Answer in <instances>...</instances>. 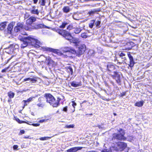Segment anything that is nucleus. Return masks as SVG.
I'll return each mask as SVG.
<instances>
[{"mask_svg": "<svg viewBox=\"0 0 152 152\" xmlns=\"http://www.w3.org/2000/svg\"><path fill=\"white\" fill-rule=\"evenodd\" d=\"M44 97L46 99V101L54 107H57L60 105L59 102L61 99L58 97L56 101L54 97L50 93H45Z\"/></svg>", "mask_w": 152, "mask_h": 152, "instance_id": "obj_1", "label": "nucleus"}, {"mask_svg": "<svg viewBox=\"0 0 152 152\" xmlns=\"http://www.w3.org/2000/svg\"><path fill=\"white\" fill-rule=\"evenodd\" d=\"M118 133H114L112 134V140H125L126 139V137L124 136L125 131L122 128H120L118 131Z\"/></svg>", "mask_w": 152, "mask_h": 152, "instance_id": "obj_2", "label": "nucleus"}, {"mask_svg": "<svg viewBox=\"0 0 152 152\" xmlns=\"http://www.w3.org/2000/svg\"><path fill=\"white\" fill-rule=\"evenodd\" d=\"M56 31L60 35L66 39L71 42L72 39L73 38L71 33L69 31L63 29L57 28Z\"/></svg>", "mask_w": 152, "mask_h": 152, "instance_id": "obj_3", "label": "nucleus"}, {"mask_svg": "<svg viewBox=\"0 0 152 152\" xmlns=\"http://www.w3.org/2000/svg\"><path fill=\"white\" fill-rule=\"evenodd\" d=\"M110 76L115 80L119 85H121V77L122 76V74L121 72L117 71H114L113 74H111Z\"/></svg>", "mask_w": 152, "mask_h": 152, "instance_id": "obj_4", "label": "nucleus"}, {"mask_svg": "<svg viewBox=\"0 0 152 152\" xmlns=\"http://www.w3.org/2000/svg\"><path fill=\"white\" fill-rule=\"evenodd\" d=\"M27 37L29 44L35 48H38L39 47L40 42L38 39L30 36Z\"/></svg>", "mask_w": 152, "mask_h": 152, "instance_id": "obj_5", "label": "nucleus"}, {"mask_svg": "<svg viewBox=\"0 0 152 152\" xmlns=\"http://www.w3.org/2000/svg\"><path fill=\"white\" fill-rule=\"evenodd\" d=\"M116 148L119 151H122L127 147V144L126 142H118L116 143Z\"/></svg>", "mask_w": 152, "mask_h": 152, "instance_id": "obj_6", "label": "nucleus"}, {"mask_svg": "<svg viewBox=\"0 0 152 152\" xmlns=\"http://www.w3.org/2000/svg\"><path fill=\"white\" fill-rule=\"evenodd\" d=\"M86 46L84 44H81L78 47L77 51V56L80 57L83 54L86 50Z\"/></svg>", "mask_w": 152, "mask_h": 152, "instance_id": "obj_7", "label": "nucleus"}, {"mask_svg": "<svg viewBox=\"0 0 152 152\" xmlns=\"http://www.w3.org/2000/svg\"><path fill=\"white\" fill-rule=\"evenodd\" d=\"M41 50L43 51H47L52 52L54 53L59 55L60 53L58 50L54 49L51 48L42 47L41 48Z\"/></svg>", "mask_w": 152, "mask_h": 152, "instance_id": "obj_8", "label": "nucleus"}, {"mask_svg": "<svg viewBox=\"0 0 152 152\" xmlns=\"http://www.w3.org/2000/svg\"><path fill=\"white\" fill-rule=\"evenodd\" d=\"M116 68L114 65L113 64H109L107 66V74L109 75L113 73V72L116 71Z\"/></svg>", "mask_w": 152, "mask_h": 152, "instance_id": "obj_9", "label": "nucleus"}, {"mask_svg": "<svg viewBox=\"0 0 152 152\" xmlns=\"http://www.w3.org/2000/svg\"><path fill=\"white\" fill-rule=\"evenodd\" d=\"M18 45L17 44H13L10 45L9 46L6 48V53L9 54H12L14 50L17 48Z\"/></svg>", "mask_w": 152, "mask_h": 152, "instance_id": "obj_10", "label": "nucleus"}, {"mask_svg": "<svg viewBox=\"0 0 152 152\" xmlns=\"http://www.w3.org/2000/svg\"><path fill=\"white\" fill-rule=\"evenodd\" d=\"M128 56L129 60V67H130L132 69V68L134 66L135 63L133 58V56L131 54L130 52H128L127 53Z\"/></svg>", "mask_w": 152, "mask_h": 152, "instance_id": "obj_11", "label": "nucleus"}, {"mask_svg": "<svg viewBox=\"0 0 152 152\" xmlns=\"http://www.w3.org/2000/svg\"><path fill=\"white\" fill-rule=\"evenodd\" d=\"M23 24L22 23H18L14 27V31L16 32H19L23 28Z\"/></svg>", "mask_w": 152, "mask_h": 152, "instance_id": "obj_12", "label": "nucleus"}, {"mask_svg": "<svg viewBox=\"0 0 152 152\" xmlns=\"http://www.w3.org/2000/svg\"><path fill=\"white\" fill-rule=\"evenodd\" d=\"M45 61H47V64L48 65H51L52 66H55L56 65V63L51 59V57L49 56H45Z\"/></svg>", "mask_w": 152, "mask_h": 152, "instance_id": "obj_13", "label": "nucleus"}, {"mask_svg": "<svg viewBox=\"0 0 152 152\" xmlns=\"http://www.w3.org/2000/svg\"><path fill=\"white\" fill-rule=\"evenodd\" d=\"M15 22H13L10 23L8 25L7 28V34H12V29L14 26Z\"/></svg>", "mask_w": 152, "mask_h": 152, "instance_id": "obj_14", "label": "nucleus"}, {"mask_svg": "<svg viewBox=\"0 0 152 152\" xmlns=\"http://www.w3.org/2000/svg\"><path fill=\"white\" fill-rule=\"evenodd\" d=\"M135 44L132 42H130L126 43L125 47L123 50H131L132 48L135 46Z\"/></svg>", "mask_w": 152, "mask_h": 152, "instance_id": "obj_15", "label": "nucleus"}, {"mask_svg": "<svg viewBox=\"0 0 152 152\" xmlns=\"http://www.w3.org/2000/svg\"><path fill=\"white\" fill-rule=\"evenodd\" d=\"M21 40L23 42V43L21 45V48H24L27 46L29 44L27 37H24L23 38H22Z\"/></svg>", "mask_w": 152, "mask_h": 152, "instance_id": "obj_16", "label": "nucleus"}, {"mask_svg": "<svg viewBox=\"0 0 152 152\" xmlns=\"http://www.w3.org/2000/svg\"><path fill=\"white\" fill-rule=\"evenodd\" d=\"M36 20V18L34 16H31L28 18L26 21V24L28 26H31L33 22Z\"/></svg>", "mask_w": 152, "mask_h": 152, "instance_id": "obj_17", "label": "nucleus"}, {"mask_svg": "<svg viewBox=\"0 0 152 152\" xmlns=\"http://www.w3.org/2000/svg\"><path fill=\"white\" fill-rule=\"evenodd\" d=\"M83 148L81 147H75L72 148L68 149L66 151L67 152H76L77 151L81 150Z\"/></svg>", "mask_w": 152, "mask_h": 152, "instance_id": "obj_18", "label": "nucleus"}, {"mask_svg": "<svg viewBox=\"0 0 152 152\" xmlns=\"http://www.w3.org/2000/svg\"><path fill=\"white\" fill-rule=\"evenodd\" d=\"M34 98V97H31L28 99L26 100H23V102H24V104L23 107V108H24L30 102L32 101Z\"/></svg>", "mask_w": 152, "mask_h": 152, "instance_id": "obj_19", "label": "nucleus"}, {"mask_svg": "<svg viewBox=\"0 0 152 152\" xmlns=\"http://www.w3.org/2000/svg\"><path fill=\"white\" fill-rule=\"evenodd\" d=\"M35 6H33L32 7L33 9H29V10L30 11V13L32 14H35L37 15H38L39 13V12L38 10L35 9Z\"/></svg>", "mask_w": 152, "mask_h": 152, "instance_id": "obj_20", "label": "nucleus"}, {"mask_svg": "<svg viewBox=\"0 0 152 152\" xmlns=\"http://www.w3.org/2000/svg\"><path fill=\"white\" fill-rule=\"evenodd\" d=\"M46 26L42 24H35L33 26V28L35 29H38L43 28Z\"/></svg>", "mask_w": 152, "mask_h": 152, "instance_id": "obj_21", "label": "nucleus"}, {"mask_svg": "<svg viewBox=\"0 0 152 152\" xmlns=\"http://www.w3.org/2000/svg\"><path fill=\"white\" fill-rule=\"evenodd\" d=\"M71 86L74 87H77L81 86L82 85L81 82H76L75 81L72 82L71 83Z\"/></svg>", "mask_w": 152, "mask_h": 152, "instance_id": "obj_22", "label": "nucleus"}, {"mask_svg": "<svg viewBox=\"0 0 152 152\" xmlns=\"http://www.w3.org/2000/svg\"><path fill=\"white\" fill-rule=\"evenodd\" d=\"M65 52H69L73 54H75L77 56V51L72 48H68L67 50L65 51Z\"/></svg>", "mask_w": 152, "mask_h": 152, "instance_id": "obj_23", "label": "nucleus"}, {"mask_svg": "<svg viewBox=\"0 0 152 152\" xmlns=\"http://www.w3.org/2000/svg\"><path fill=\"white\" fill-rule=\"evenodd\" d=\"M67 72L71 75H72L73 74V71L72 68L71 66H68L66 67L65 68Z\"/></svg>", "mask_w": 152, "mask_h": 152, "instance_id": "obj_24", "label": "nucleus"}, {"mask_svg": "<svg viewBox=\"0 0 152 152\" xmlns=\"http://www.w3.org/2000/svg\"><path fill=\"white\" fill-rule=\"evenodd\" d=\"M14 118L15 120L17 121L19 124H21L22 123H26L27 124H29L28 121H20L19 119L17 116H14Z\"/></svg>", "mask_w": 152, "mask_h": 152, "instance_id": "obj_25", "label": "nucleus"}, {"mask_svg": "<svg viewBox=\"0 0 152 152\" xmlns=\"http://www.w3.org/2000/svg\"><path fill=\"white\" fill-rule=\"evenodd\" d=\"M7 22L6 21L1 22L0 23V30H3L5 28Z\"/></svg>", "mask_w": 152, "mask_h": 152, "instance_id": "obj_26", "label": "nucleus"}, {"mask_svg": "<svg viewBox=\"0 0 152 152\" xmlns=\"http://www.w3.org/2000/svg\"><path fill=\"white\" fill-rule=\"evenodd\" d=\"M21 79V77L18 76H16L15 77L13 80V81L16 84L18 85L19 84V82L20 81Z\"/></svg>", "mask_w": 152, "mask_h": 152, "instance_id": "obj_27", "label": "nucleus"}, {"mask_svg": "<svg viewBox=\"0 0 152 152\" xmlns=\"http://www.w3.org/2000/svg\"><path fill=\"white\" fill-rule=\"evenodd\" d=\"M144 103V102L142 100L140 102H137L135 103L134 105L138 107H142Z\"/></svg>", "mask_w": 152, "mask_h": 152, "instance_id": "obj_28", "label": "nucleus"}, {"mask_svg": "<svg viewBox=\"0 0 152 152\" xmlns=\"http://www.w3.org/2000/svg\"><path fill=\"white\" fill-rule=\"evenodd\" d=\"M100 9H94L93 10L89 11L88 13V14L89 15H91L94 14L96 12L100 11Z\"/></svg>", "mask_w": 152, "mask_h": 152, "instance_id": "obj_29", "label": "nucleus"}, {"mask_svg": "<svg viewBox=\"0 0 152 152\" xmlns=\"http://www.w3.org/2000/svg\"><path fill=\"white\" fill-rule=\"evenodd\" d=\"M63 12L66 13L69 12L70 11V9L68 6H64L62 9Z\"/></svg>", "mask_w": 152, "mask_h": 152, "instance_id": "obj_30", "label": "nucleus"}, {"mask_svg": "<svg viewBox=\"0 0 152 152\" xmlns=\"http://www.w3.org/2000/svg\"><path fill=\"white\" fill-rule=\"evenodd\" d=\"M68 24V23L66 21H63L62 22L61 24L59 26V28L62 29L64 28Z\"/></svg>", "mask_w": 152, "mask_h": 152, "instance_id": "obj_31", "label": "nucleus"}, {"mask_svg": "<svg viewBox=\"0 0 152 152\" xmlns=\"http://www.w3.org/2000/svg\"><path fill=\"white\" fill-rule=\"evenodd\" d=\"M72 103V106H73V108L71 111V113L74 112L75 110V106L77 105V104L75 102V101H73L71 102Z\"/></svg>", "mask_w": 152, "mask_h": 152, "instance_id": "obj_32", "label": "nucleus"}, {"mask_svg": "<svg viewBox=\"0 0 152 152\" xmlns=\"http://www.w3.org/2000/svg\"><path fill=\"white\" fill-rule=\"evenodd\" d=\"M8 96L10 99L13 98L15 95V93L11 91H10L7 93Z\"/></svg>", "mask_w": 152, "mask_h": 152, "instance_id": "obj_33", "label": "nucleus"}, {"mask_svg": "<svg viewBox=\"0 0 152 152\" xmlns=\"http://www.w3.org/2000/svg\"><path fill=\"white\" fill-rule=\"evenodd\" d=\"M38 101L40 103L43 102L44 103V105H45V101L44 97H40L38 99Z\"/></svg>", "mask_w": 152, "mask_h": 152, "instance_id": "obj_34", "label": "nucleus"}, {"mask_svg": "<svg viewBox=\"0 0 152 152\" xmlns=\"http://www.w3.org/2000/svg\"><path fill=\"white\" fill-rule=\"evenodd\" d=\"M101 22V21L100 20H97L95 22V23L96 27L99 28L100 27Z\"/></svg>", "mask_w": 152, "mask_h": 152, "instance_id": "obj_35", "label": "nucleus"}, {"mask_svg": "<svg viewBox=\"0 0 152 152\" xmlns=\"http://www.w3.org/2000/svg\"><path fill=\"white\" fill-rule=\"evenodd\" d=\"M95 22L94 20H91V23L89 24V27L91 28H92L94 26V23Z\"/></svg>", "mask_w": 152, "mask_h": 152, "instance_id": "obj_36", "label": "nucleus"}, {"mask_svg": "<svg viewBox=\"0 0 152 152\" xmlns=\"http://www.w3.org/2000/svg\"><path fill=\"white\" fill-rule=\"evenodd\" d=\"M30 80L32 83H35L37 81V77L36 76H33V78H31Z\"/></svg>", "mask_w": 152, "mask_h": 152, "instance_id": "obj_37", "label": "nucleus"}, {"mask_svg": "<svg viewBox=\"0 0 152 152\" xmlns=\"http://www.w3.org/2000/svg\"><path fill=\"white\" fill-rule=\"evenodd\" d=\"M81 31V29L80 28H76L74 30V32L76 34H79Z\"/></svg>", "mask_w": 152, "mask_h": 152, "instance_id": "obj_38", "label": "nucleus"}, {"mask_svg": "<svg viewBox=\"0 0 152 152\" xmlns=\"http://www.w3.org/2000/svg\"><path fill=\"white\" fill-rule=\"evenodd\" d=\"M81 37L83 38H86L88 36L86 33L84 32L81 34Z\"/></svg>", "mask_w": 152, "mask_h": 152, "instance_id": "obj_39", "label": "nucleus"}, {"mask_svg": "<svg viewBox=\"0 0 152 152\" xmlns=\"http://www.w3.org/2000/svg\"><path fill=\"white\" fill-rule=\"evenodd\" d=\"M75 127L74 124H70L66 125L65 126V128H74Z\"/></svg>", "mask_w": 152, "mask_h": 152, "instance_id": "obj_40", "label": "nucleus"}, {"mask_svg": "<svg viewBox=\"0 0 152 152\" xmlns=\"http://www.w3.org/2000/svg\"><path fill=\"white\" fill-rule=\"evenodd\" d=\"M51 138V137H41L39 138L40 140H47L48 139Z\"/></svg>", "mask_w": 152, "mask_h": 152, "instance_id": "obj_41", "label": "nucleus"}, {"mask_svg": "<svg viewBox=\"0 0 152 152\" xmlns=\"http://www.w3.org/2000/svg\"><path fill=\"white\" fill-rule=\"evenodd\" d=\"M68 110V107L67 106H65L63 107L62 109V111H63L65 112L66 113Z\"/></svg>", "mask_w": 152, "mask_h": 152, "instance_id": "obj_42", "label": "nucleus"}, {"mask_svg": "<svg viewBox=\"0 0 152 152\" xmlns=\"http://www.w3.org/2000/svg\"><path fill=\"white\" fill-rule=\"evenodd\" d=\"M37 106L38 107H43L44 106V103L43 102H42L41 103H40L39 102V103L37 104Z\"/></svg>", "mask_w": 152, "mask_h": 152, "instance_id": "obj_43", "label": "nucleus"}, {"mask_svg": "<svg viewBox=\"0 0 152 152\" xmlns=\"http://www.w3.org/2000/svg\"><path fill=\"white\" fill-rule=\"evenodd\" d=\"M126 55L125 54L121 52V53L120 54L119 56L123 58L125 60L126 59V58L125 57H124Z\"/></svg>", "mask_w": 152, "mask_h": 152, "instance_id": "obj_44", "label": "nucleus"}, {"mask_svg": "<svg viewBox=\"0 0 152 152\" xmlns=\"http://www.w3.org/2000/svg\"><path fill=\"white\" fill-rule=\"evenodd\" d=\"M29 125H32L34 126H39L40 125V124L39 123H33L32 124H29Z\"/></svg>", "mask_w": 152, "mask_h": 152, "instance_id": "obj_45", "label": "nucleus"}, {"mask_svg": "<svg viewBox=\"0 0 152 152\" xmlns=\"http://www.w3.org/2000/svg\"><path fill=\"white\" fill-rule=\"evenodd\" d=\"M73 26L72 25H69L67 26V29L69 30H70L73 28Z\"/></svg>", "mask_w": 152, "mask_h": 152, "instance_id": "obj_46", "label": "nucleus"}, {"mask_svg": "<svg viewBox=\"0 0 152 152\" xmlns=\"http://www.w3.org/2000/svg\"><path fill=\"white\" fill-rule=\"evenodd\" d=\"M45 0H41V5L44 6L45 4Z\"/></svg>", "mask_w": 152, "mask_h": 152, "instance_id": "obj_47", "label": "nucleus"}, {"mask_svg": "<svg viewBox=\"0 0 152 152\" xmlns=\"http://www.w3.org/2000/svg\"><path fill=\"white\" fill-rule=\"evenodd\" d=\"M25 133V131L24 130H23V129L21 130L20 131V132L19 133V135H20L23 134H24Z\"/></svg>", "mask_w": 152, "mask_h": 152, "instance_id": "obj_48", "label": "nucleus"}, {"mask_svg": "<svg viewBox=\"0 0 152 152\" xmlns=\"http://www.w3.org/2000/svg\"><path fill=\"white\" fill-rule=\"evenodd\" d=\"M126 94V92H124L122 93H121L119 95L120 97H123V96H125Z\"/></svg>", "mask_w": 152, "mask_h": 152, "instance_id": "obj_49", "label": "nucleus"}, {"mask_svg": "<svg viewBox=\"0 0 152 152\" xmlns=\"http://www.w3.org/2000/svg\"><path fill=\"white\" fill-rule=\"evenodd\" d=\"M47 121V119H43L42 120H40L38 122L40 123H42L43 122H45Z\"/></svg>", "mask_w": 152, "mask_h": 152, "instance_id": "obj_50", "label": "nucleus"}, {"mask_svg": "<svg viewBox=\"0 0 152 152\" xmlns=\"http://www.w3.org/2000/svg\"><path fill=\"white\" fill-rule=\"evenodd\" d=\"M118 151H118V150H117L116 148L114 149L111 150V152H118Z\"/></svg>", "mask_w": 152, "mask_h": 152, "instance_id": "obj_51", "label": "nucleus"}, {"mask_svg": "<svg viewBox=\"0 0 152 152\" xmlns=\"http://www.w3.org/2000/svg\"><path fill=\"white\" fill-rule=\"evenodd\" d=\"M18 145H14L13 146V149L14 150L17 149V148H18Z\"/></svg>", "mask_w": 152, "mask_h": 152, "instance_id": "obj_52", "label": "nucleus"}, {"mask_svg": "<svg viewBox=\"0 0 152 152\" xmlns=\"http://www.w3.org/2000/svg\"><path fill=\"white\" fill-rule=\"evenodd\" d=\"M31 79V78L28 77V78H26L24 79L23 81H27L30 80Z\"/></svg>", "mask_w": 152, "mask_h": 152, "instance_id": "obj_53", "label": "nucleus"}, {"mask_svg": "<svg viewBox=\"0 0 152 152\" xmlns=\"http://www.w3.org/2000/svg\"><path fill=\"white\" fill-rule=\"evenodd\" d=\"M116 60L118 62L117 63V64L119 65H121V64H124V63H123L122 62H118V60Z\"/></svg>", "mask_w": 152, "mask_h": 152, "instance_id": "obj_54", "label": "nucleus"}, {"mask_svg": "<svg viewBox=\"0 0 152 152\" xmlns=\"http://www.w3.org/2000/svg\"><path fill=\"white\" fill-rule=\"evenodd\" d=\"M7 69V68H4L1 70V72L2 73L6 72Z\"/></svg>", "mask_w": 152, "mask_h": 152, "instance_id": "obj_55", "label": "nucleus"}, {"mask_svg": "<svg viewBox=\"0 0 152 152\" xmlns=\"http://www.w3.org/2000/svg\"><path fill=\"white\" fill-rule=\"evenodd\" d=\"M104 85H105V86L106 87H108V84L106 81H104Z\"/></svg>", "mask_w": 152, "mask_h": 152, "instance_id": "obj_56", "label": "nucleus"}, {"mask_svg": "<svg viewBox=\"0 0 152 152\" xmlns=\"http://www.w3.org/2000/svg\"><path fill=\"white\" fill-rule=\"evenodd\" d=\"M34 4H36L38 1V0H33Z\"/></svg>", "mask_w": 152, "mask_h": 152, "instance_id": "obj_57", "label": "nucleus"}, {"mask_svg": "<svg viewBox=\"0 0 152 152\" xmlns=\"http://www.w3.org/2000/svg\"><path fill=\"white\" fill-rule=\"evenodd\" d=\"M110 83L111 84H112V85L113 86H115V83L114 82H113V81H110Z\"/></svg>", "mask_w": 152, "mask_h": 152, "instance_id": "obj_58", "label": "nucleus"}, {"mask_svg": "<svg viewBox=\"0 0 152 152\" xmlns=\"http://www.w3.org/2000/svg\"><path fill=\"white\" fill-rule=\"evenodd\" d=\"M30 136H24L23 138L25 139H28V138H29Z\"/></svg>", "mask_w": 152, "mask_h": 152, "instance_id": "obj_59", "label": "nucleus"}, {"mask_svg": "<svg viewBox=\"0 0 152 152\" xmlns=\"http://www.w3.org/2000/svg\"><path fill=\"white\" fill-rule=\"evenodd\" d=\"M12 101L11 99L10 98V99H8V102H11Z\"/></svg>", "mask_w": 152, "mask_h": 152, "instance_id": "obj_60", "label": "nucleus"}, {"mask_svg": "<svg viewBox=\"0 0 152 152\" xmlns=\"http://www.w3.org/2000/svg\"><path fill=\"white\" fill-rule=\"evenodd\" d=\"M87 102V101L86 100H84L82 103H81V104H82L83 103L86 102Z\"/></svg>", "mask_w": 152, "mask_h": 152, "instance_id": "obj_61", "label": "nucleus"}, {"mask_svg": "<svg viewBox=\"0 0 152 152\" xmlns=\"http://www.w3.org/2000/svg\"><path fill=\"white\" fill-rule=\"evenodd\" d=\"M92 115V113L86 114V115Z\"/></svg>", "mask_w": 152, "mask_h": 152, "instance_id": "obj_62", "label": "nucleus"}, {"mask_svg": "<svg viewBox=\"0 0 152 152\" xmlns=\"http://www.w3.org/2000/svg\"><path fill=\"white\" fill-rule=\"evenodd\" d=\"M102 152H108V151H107L106 150H103Z\"/></svg>", "mask_w": 152, "mask_h": 152, "instance_id": "obj_63", "label": "nucleus"}, {"mask_svg": "<svg viewBox=\"0 0 152 152\" xmlns=\"http://www.w3.org/2000/svg\"><path fill=\"white\" fill-rule=\"evenodd\" d=\"M124 67H123V66H120V68L121 69H124Z\"/></svg>", "mask_w": 152, "mask_h": 152, "instance_id": "obj_64", "label": "nucleus"}]
</instances>
